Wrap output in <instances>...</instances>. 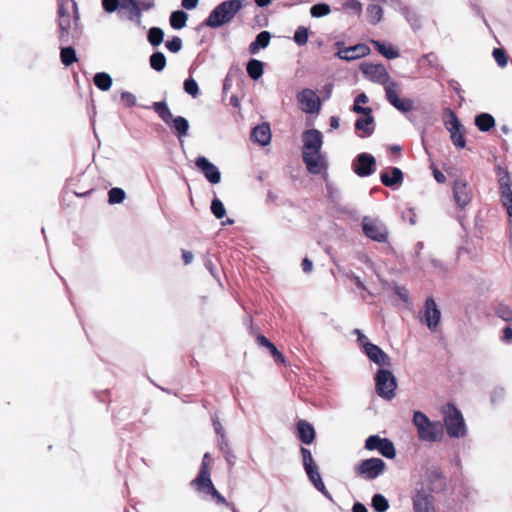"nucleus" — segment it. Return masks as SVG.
I'll use <instances>...</instances> for the list:
<instances>
[{
	"instance_id": "60",
	"label": "nucleus",
	"mask_w": 512,
	"mask_h": 512,
	"mask_svg": "<svg viewBox=\"0 0 512 512\" xmlns=\"http://www.w3.org/2000/svg\"><path fill=\"white\" fill-rule=\"evenodd\" d=\"M347 277L354 282L356 287L361 290H366L365 284L362 282V280L359 278V276L355 275L354 273H350L347 275Z\"/></svg>"
},
{
	"instance_id": "35",
	"label": "nucleus",
	"mask_w": 512,
	"mask_h": 512,
	"mask_svg": "<svg viewBox=\"0 0 512 512\" xmlns=\"http://www.w3.org/2000/svg\"><path fill=\"white\" fill-rule=\"evenodd\" d=\"M372 44L374 45L375 49L387 59H395L399 57V52L396 49L387 47L380 41L372 40Z\"/></svg>"
},
{
	"instance_id": "1",
	"label": "nucleus",
	"mask_w": 512,
	"mask_h": 512,
	"mask_svg": "<svg viewBox=\"0 0 512 512\" xmlns=\"http://www.w3.org/2000/svg\"><path fill=\"white\" fill-rule=\"evenodd\" d=\"M302 141V159L307 171L313 175H321L327 181L328 161L321 152L323 145L322 133L317 129L305 130L302 133Z\"/></svg>"
},
{
	"instance_id": "64",
	"label": "nucleus",
	"mask_w": 512,
	"mask_h": 512,
	"mask_svg": "<svg viewBox=\"0 0 512 512\" xmlns=\"http://www.w3.org/2000/svg\"><path fill=\"white\" fill-rule=\"evenodd\" d=\"M352 512H368L364 504L356 502L352 507Z\"/></svg>"
},
{
	"instance_id": "56",
	"label": "nucleus",
	"mask_w": 512,
	"mask_h": 512,
	"mask_svg": "<svg viewBox=\"0 0 512 512\" xmlns=\"http://www.w3.org/2000/svg\"><path fill=\"white\" fill-rule=\"evenodd\" d=\"M136 5L138 6L139 13L142 14V11H148L154 7L153 0H134Z\"/></svg>"
},
{
	"instance_id": "38",
	"label": "nucleus",
	"mask_w": 512,
	"mask_h": 512,
	"mask_svg": "<svg viewBox=\"0 0 512 512\" xmlns=\"http://www.w3.org/2000/svg\"><path fill=\"white\" fill-rule=\"evenodd\" d=\"M369 101L367 95L365 93L359 94L355 100L353 105V111L358 114H371L372 109L369 107H362V104H366Z\"/></svg>"
},
{
	"instance_id": "41",
	"label": "nucleus",
	"mask_w": 512,
	"mask_h": 512,
	"mask_svg": "<svg viewBox=\"0 0 512 512\" xmlns=\"http://www.w3.org/2000/svg\"><path fill=\"white\" fill-rule=\"evenodd\" d=\"M183 89L192 98H197L199 95V86L193 77H189L184 81Z\"/></svg>"
},
{
	"instance_id": "51",
	"label": "nucleus",
	"mask_w": 512,
	"mask_h": 512,
	"mask_svg": "<svg viewBox=\"0 0 512 512\" xmlns=\"http://www.w3.org/2000/svg\"><path fill=\"white\" fill-rule=\"evenodd\" d=\"M493 57L495 59V61L497 62V64L500 66V67H505L507 65V55H506V52L504 49L502 48H495L493 50Z\"/></svg>"
},
{
	"instance_id": "21",
	"label": "nucleus",
	"mask_w": 512,
	"mask_h": 512,
	"mask_svg": "<svg viewBox=\"0 0 512 512\" xmlns=\"http://www.w3.org/2000/svg\"><path fill=\"white\" fill-rule=\"evenodd\" d=\"M270 125L266 122L255 126L250 134L252 142L258 143L261 146H266L271 141Z\"/></svg>"
},
{
	"instance_id": "18",
	"label": "nucleus",
	"mask_w": 512,
	"mask_h": 512,
	"mask_svg": "<svg viewBox=\"0 0 512 512\" xmlns=\"http://www.w3.org/2000/svg\"><path fill=\"white\" fill-rule=\"evenodd\" d=\"M364 352L370 361L375 364L379 366H391V358L379 346L373 343H366Z\"/></svg>"
},
{
	"instance_id": "40",
	"label": "nucleus",
	"mask_w": 512,
	"mask_h": 512,
	"mask_svg": "<svg viewBox=\"0 0 512 512\" xmlns=\"http://www.w3.org/2000/svg\"><path fill=\"white\" fill-rule=\"evenodd\" d=\"M244 1L245 0L226 1V23L229 22L239 10H241Z\"/></svg>"
},
{
	"instance_id": "30",
	"label": "nucleus",
	"mask_w": 512,
	"mask_h": 512,
	"mask_svg": "<svg viewBox=\"0 0 512 512\" xmlns=\"http://www.w3.org/2000/svg\"><path fill=\"white\" fill-rule=\"evenodd\" d=\"M475 125L482 132H488L495 126V119L489 113H481L475 117Z\"/></svg>"
},
{
	"instance_id": "59",
	"label": "nucleus",
	"mask_w": 512,
	"mask_h": 512,
	"mask_svg": "<svg viewBox=\"0 0 512 512\" xmlns=\"http://www.w3.org/2000/svg\"><path fill=\"white\" fill-rule=\"evenodd\" d=\"M354 333L357 335V342L359 345L362 346L363 350L365 351V344L371 343L368 338L361 332L359 329H355Z\"/></svg>"
},
{
	"instance_id": "54",
	"label": "nucleus",
	"mask_w": 512,
	"mask_h": 512,
	"mask_svg": "<svg viewBox=\"0 0 512 512\" xmlns=\"http://www.w3.org/2000/svg\"><path fill=\"white\" fill-rule=\"evenodd\" d=\"M422 60L425 61L427 65L433 69L437 70L440 68L438 57L434 53H428L424 55Z\"/></svg>"
},
{
	"instance_id": "58",
	"label": "nucleus",
	"mask_w": 512,
	"mask_h": 512,
	"mask_svg": "<svg viewBox=\"0 0 512 512\" xmlns=\"http://www.w3.org/2000/svg\"><path fill=\"white\" fill-rule=\"evenodd\" d=\"M505 396V390L502 387H495L491 393V401L496 403L502 400Z\"/></svg>"
},
{
	"instance_id": "61",
	"label": "nucleus",
	"mask_w": 512,
	"mask_h": 512,
	"mask_svg": "<svg viewBox=\"0 0 512 512\" xmlns=\"http://www.w3.org/2000/svg\"><path fill=\"white\" fill-rule=\"evenodd\" d=\"M405 15L413 29H418L420 27L419 19L415 14H413V16H410V11L407 10Z\"/></svg>"
},
{
	"instance_id": "2",
	"label": "nucleus",
	"mask_w": 512,
	"mask_h": 512,
	"mask_svg": "<svg viewBox=\"0 0 512 512\" xmlns=\"http://www.w3.org/2000/svg\"><path fill=\"white\" fill-rule=\"evenodd\" d=\"M362 73L370 81L384 85L387 101L400 112H409L413 109V101L407 98H400L398 96L399 84L396 81H391L390 76L382 64H363L361 67Z\"/></svg>"
},
{
	"instance_id": "11",
	"label": "nucleus",
	"mask_w": 512,
	"mask_h": 512,
	"mask_svg": "<svg viewBox=\"0 0 512 512\" xmlns=\"http://www.w3.org/2000/svg\"><path fill=\"white\" fill-rule=\"evenodd\" d=\"M447 118L445 119V126L450 132L452 143L458 148H464L466 145L464 133L465 129L460 123L457 115L451 110H446Z\"/></svg>"
},
{
	"instance_id": "31",
	"label": "nucleus",
	"mask_w": 512,
	"mask_h": 512,
	"mask_svg": "<svg viewBox=\"0 0 512 512\" xmlns=\"http://www.w3.org/2000/svg\"><path fill=\"white\" fill-rule=\"evenodd\" d=\"M188 15L183 10L173 11L170 15V25L173 29L180 30L186 26Z\"/></svg>"
},
{
	"instance_id": "14",
	"label": "nucleus",
	"mask_w": 512,
	"mask_h": 512,
	"mask_svg": "<svg viewBox=\"0 0 512 512\" xmlns=\"http://www.w3.org/2000/svg\"><path fill=\"white\" fill-rule=\"evenodd\" d=\"M297 101L306 113H317L321 108V100L311 89H303L297 94Z\"/></svg>"
},
{
	"instance_id": "45",
	"label": "nucleus",
	"mask_w": 512,
	"mask_h": 512,
	"mask_svg": "<svg viewBox=\"0 0 512 512\" xmlns=\"http://www.w3.org/2000/svg\"><path fill=\"white\" fill-rule=\"evenodd\" d=\"M495 314L505 322H512V308L508 305H497L495 308Z\"/></svg>"
},
{
	"instance_id": "36",
	"label": "nucleus",
	"mask_w": 512,
	"mask_h": 512,
	"mask_svg": "<svg viewBox=\"0 0 512 512\" xmlns=\"http://www.w3.org/2000/svg\"><path fill=\"white\" fill-rule=\"evenodd\" d=\"M149 63L152 69L160 72L164 70L166 66V57L162 52H154L149 58Z\"/></svg>"
},
{
	"instance_id": "46",
	"label": "nucleus",
	"mask_w": 512,
	"mask_h": 512,
	"mask_svg": "<svg viewBox=\"0 0 512 512\" xmlns=\"http://www.w3.org/2000/svg\"><path fill=\"white\" fill-rule=\"evenodd\" d=\"M309 29L304 26H299L294 33V41L297 45L303 46L308 41Z\"/></svg>"
},
{
	"instance_id": "13",
	"label": "nucleus",
	"mask_w": 512,
	"mask_h": 512,
	"mask_svg": "<svg viewBox=\"0 0 512 512\" xmlns=\"http://www.w3.org/2000/svg\"><path fill=\"white\" fill-rule=\"evenodd\" d=\"M414 512H435L434 497L430 491L417 489L412 496Z\"/></svg>"
},
{
	"instance_id": "12",
	"label": "nucleus",
	"mask_w": 512,
	"mask_h": 512,
	"mask_svg": "<svg viewBox=\"0 0 512 512\" xmlns=\"http://www.w3.org/2000/svg\"><path fill=\"white\" fill-rule=\"evenodd\" d=\"M352 170L359 177L372 175L376 170V159L368 153H360L352 162Z\"/></svg>"
},
{
	"instance_id": "4",
	"label": "nucleus",
	"mask_w": 512,
	"mask_h": 512,
	"mask_svg": "<svg viewBox=\"0 0 512 512\" xmlns=\"http://www.w3.org/2000/svg\"><path fill=\"white\" fill-rule=\"evenodd\" d=\"M212 463L210 453L206 452L203 456L198 476L191 481V486L202 495H211L217 499L219 503H224V497L215 489L211 478L209 466Z\"/></svg>"
},
{
	"instance_id": "39",
	"label": "nucleus",
	"mask_w": 512,
	"mask_h": 512,
	"mask_svg": "<svg viewBox=\"0 0 512 512\" xmlns=\"http://www.w3.org/2000/svg\"><path fill=\"white\" fill-rule=\"evenodd\" d=\"M147 38H148L149 43L153 47H157L163 42L164 31L159 27H152L148 31Z\"/></svg>"
},
{
	"instance_id": "17",
	"label": "nucleus",
	"mask_w": 512,
	"mask_h": 512,
	"mask_svg": "<svg viewBox=\"0 0 512 512\" xmlns=\"http://www.w3.org/2000/svg\"><path fill=\"white\" fill-rule=\"evenodd\" d=\"M441 319V312L433 298L428 297L424 305V321L431 331H435Z\"/></svg>"
},
{
	"instance_id": "24",
	"label": "nucleus",
	"mask_w": 512,
	"mask_h": 512,
	"mask_svg": "<svg viewBox=\"0 0 512 512\" xmlns=\"http://www.w3.org/2000/svg\"><path fill=\"white\" fill-rule=\"evenodd\" d=\"M296 427L297 437L302 443L309 445L314 442L316 433L312 424L301 419L297 422Z\"/></svg>"
},
{
	"instance_id": "28",
	"label": "nucleus",
	"mask_w": 512,
	"mask_h": 512,
	"mask_svg": "<svg viewBox=\"0 0 512 512\" xmlns=\"http://www.w3.org/2000/svg\"><path fill=\"white\" fill-rule=\"evenodd\" d=\"M270 40H271L270 32H268V31L260 32L256 36L255 40L250 43L249 52L253 55L257 54L260 51V49H264V48L268 47Z\"/></svg>"
},
{
	"instance_id": "42",
	"label": "nucleus",
	"mask_w": 512,
	"mask_h": 512,
	"mask_svg": "<svg viewBox=\"0 0 512 512\" xmlns=\"http://www.w3.org/2000/svg\"><path fill=\"white\" fill-rule=\"evenodd\" d=\"M372 507L376 512H385L389 508V502L382 494H375L372 497Z\"/></svg>"
},
{
	"instance_id": "9",
	"label": "nucleus",
	"mask_w": 512,
	"mask_h": 512,
	"mask_svg": "<svg viewBox=\"0 0 512 512\" xmlns=\"http://www.w3.org/2000/svg\"><path fill=\"white\" fill-rule=\"evenodd\" d=\"M362 229L366 237L369 239L385 243L388 240V229L385 224L374 218L364 217L362 220Z\"/></svg>"
},
{
	"instance_id": "3",
	"label": "nucleus",
	"mask_w": 512,
	"mask_h": 512,
	"mask_svg": "<svg viewBox=\"0 0 512 512\" xmlns=\"http://www.w3.org/2000/svg\"><path fill=\"white\" fill-rule=\"evenodd\" d=\"M79 22L78 7L74 0H58L59 41L67 44L73 37Z\"/></svg>"
},
{
	"instance_id": "62",
	"label": "nucleus",
	"mask_w": 512,
	"mask_h": 512,
	"mask_svg": "<svg viewBox=\"0 0 512 512\" xmlns=\"http://www.w3.org/2000/svg\"><path fill=\"white\" fill-rule=\"evenodd\" d=\"M256 341L259 346L265 347L267 349L273 344L268 338L261 334L257 335Z\"/></svg>"
},
{
	"instance_id": "19",
	"label": "nucleus",
	"mask_w": 512,
	"mask_h": 512,
	"mask_svg": "<svg viewBox=\"0 0 512 512\" xmlns=\"http://www.w3.org/2000/svg\"><path fill=\"white\" fill-rule=\"evenodd\" d=\"M369 53V48L364 44H356L354 46H350L339 50L335 56L339 59L352 61L363 56H366Z\"/></svg>"
},
{
	"instance_id": "52",
	"label": "nucleus",
	"mask_w": 512,
	"mask_h": 512,
	"mask_svg": "<svg viewBox=\"0 0 512 512\" xmlns=\"http://www.w3.org/2000/svg\"><path fill=\"white\" fill-rule=\"evenodd\" d=\"M383 438L378 435H371L365 441V448L369 451L378 450Z\"/></svg>"
},
{
	"instance_id": "33",
	"label": "nucleus",
	"mask_w": 512,
	"mask_h": 512,
	"mask_svg": "<svg viewBox=\"0 0 512 512\" xmlns=\"http://www.w3.org/2000/svg\"><path fill=\"white\" fill-rule=\"evenodd\" d=\"M367 20L370 24H378L383 17V9L378 4H370L366 9Z\"/></svg>"
},
{
	"instance_id": "5",
	"label": "nucleus",
	"mask_w": 512,
	"mask_h": 512,
	"mask_svg": "<svg viewBox=\"0 0 512 512\" xmlns=\"http://www.w3.org/2000/svg\"><path fill=\"white\" fill-rule=\"evenodd\" d=\"M413 424L417 428L418 438L425 442H436L443 435V426L439 421H431L426 414L415 411Z\"/></svg>"
},
{
	"instance_id": "48",
	"label": "nucleus",
	"mask_w": 512,
	"mask_h": 512,
	"mask_svg": "<svg viewBox=\"0 0 512 512\" xmlns=\"http://www.w3.org/2000/svg\"><path fill=\"white\" fill-rule=\"evenodd\" d=\"M166 48L172 53H178L182 49V39L174 36L172 39L166 41Z\"/></svg>"
},
{
	"instance_id": "26",
	"label": "nucleus",
	"mask_w": 512,
	"mask_h": 512,
	"mask_svg": "<svg viewBox=\"0 0 512 512\" xmlns=\"http://www.w3.org/2000/svg\"><path fill=\"white\" fill-rule=\"evenodd\" d=\"M203 24L211 28H218L224 24V2L214 8Z\"/></svg>"
},
{
	"instance_id": "49",
	"label": "nucleus",
	"mask_w": 512,
	"mask_h": 512,
	"mask_svg": "<svg viewBox=\"0 0 512 512\" xmlns=\"http://www.w3.org/2000/svg\"><path fill=\"white\" fill-rule=\"evenodd\" d=\"M211 211L216 218L221 219L224 217V204L218 198H214L211 203Z\"/></svg>"
},
{
	"instance_id": "7",
	"label": "nucleus",
	"mask_w": 512,
	"mask_h": 512,
	"mask_svg": "<svg viewBox=\"0 0 512 512\" xmlns=\"http://www.w3.org/2000/svg\"><path fill=\"white\" fill-rule=\"evenodd\" d=\"M444 425L451 438H460L466 435L464 418L460 410L451 403H448L444 409Z\"/></svg>"
},
{
	"instance_id": "50",
	"label": "nucleus",
	"mask_w": 512,
	"mask_h": 512,
	"mask_svg": "<svg viewBox=\"0 0 512 512\" xmlns=\"http://www.w3.org/2000/svg\"><path fill=\"white\" fill-rule=\"evenodd\" d=\"M122 0H102L103 9L108 13H113L120 10Z\"/></svg>"
},
{
	"instance_id": "32",
	"label": "nucleus",
	"mask_w": 512,
	"mask_h": 512,
	"mask_svg": "<svg viewBox=\"0 0 512 512\" xmlns=\"http://www.w3.org/2000/svg\"><path fill=\"white\" fill-rule=\"evenodd\" d=\"M95 86L101 91H108L113 83L112 77L106 72H98L93 78Z\"/></svg>"
},
{
	"instance_id": "53",
	"label": "nucleus",
	"mask_w": 512,
	"mask_h": 512,
	"mask_svg": "<svg viewBox=\"0 0 512 512\" xmlns=\"http://www.w3.org/2000/svg\"><path fill=\"white\" fill-rule=\"evenodd\" d=\"M121 100L123 101L124 105L128 108L135 106L137 102L136 96L128 91H124L121 93Z\"/></svg>"
},
{
	"instance_id": "15",
	"label": "nucleus",
	"mask_w": 512,
	"mask_h": 512,
	"mask_svg": "<svg viewBox=\"0 0 512 512\" xmlns=\"http://www.w3.org/2000/svg\"><path fill=\"white\" fill-rule=\"evenodd\" d=\"M195 165L211 184H217L221 181L220 170L206 157H197Z\"/></svg>"
},
{
	"instance_id": "34",
	"label": "nucleus",
	"mask_w": 512,
	"mask_h": 512,
	"mask_svg": "<svg viewBox=\"0 0 512 512\" xmlns=\"http://www.w3.org/2000/svg\"><path fill=\"white\" fill-rule=\"evenodd\" d=\"M60 59L66 67L78 61L76 51L72 46L61 47Z\"/></svg>"
},
{
	"instance_id": "37",
	"label": "nucleus",
	"mask_w": 512,
	"mask_h": 512,
	"mask_svg": "<svg viewBox=\"0 0 512 512\" xmlns=\"http://www.w3.org/2000/svg\"><path fill=\"white\" fill-rule=\"evenodd\" d=\"M378 451L382 456L388 459H393L396 456L394 444L391 440L387 438L382 439L381 444L378 447Z\"/></svg>"
},
{
	"instance_id": "57",
	"label": "nucleus",
	"mask_w": 512,
	"mask_h": 512,
	"mask_svg": "<svg viewBox=\"0 0 512 512\" xmlns=\"http://www.w3.org/2000/svg\"><path fill=\"white\" fill-rule=\"evenodd\" d=\"M501 204L505 207L509 217H512V194L500 197Z\"/></svg>"
},
{
	"instance_id": "27",
	"label": "nucleus",
	"mask_w": 512,
	"mask_h": 512,
	"mask_svg": "<svg viewBox=\"0 0 512 512\" xmlns=\"http://www.w3.org/2000/svg\"><path fill=\"white\" fill-rule=\"evenodd\" d=\"M365 117L358 118L355 122V129L358 131H362L363 133L360 137H369L373 134V122L374 118L371 114H364Z\"/></svg>"
},
{
	"instance_id": "55",
	"label": "nucleus",
	"mask_w": 512,
	"mask_h": 512,
	"mask_svg": "<svg viewBox=\"0 0 512 512\" xmlns=\"http://www.w3.org/2000/svg\"><path fill=\"white\" fill-rule=\"evenodd\" d=\"M344 8L353 11L357 15H360L362 12V4L358 0H348L344 4Z\"/></svg>"
},
{
	"instance_id": "6",
	"label": "nucleus",
	"mask_w": 512,
	"mask_h": 512,
	"mask_svg": "<svg viewBox=\"0 0 512 512\" xmlns=\"http://www.w3.org/2000/svg\"><path fill=\"white\" fill-rule=\"evenodd\" d=\"M158 117L181 139L188 135L189 122L183 116L173 117L166 101L154 102L151 106Z\"/></svg>"
},
{
	"instance_id": "20",
	"label": "nucleus",
	"mask_w": 512,
	"mask_h": 512,
	"mask_svg": "<svg viewBox=\"0 0 512 512\" xmlns=\"http://www.w3.org/2000/svg\"><path fill=\"white\" fill-rule=\"evenodd\" d=\"M120 17H126L129 21L141 24V13L134 0H122V5L118 11Z\"/></svg>"
},
{
	"instance_id": "25",
	"label": "nucleus",
	"mask_w": 512,
	"mask_h": 512,
	"mask_svg": "<svg viewBox=\"0 0 512 512\" xmlns=\"http://www.w3.org/2000/svg\"><path fill=\"white\" fill-rule=\"evenodd\" d=\"M305 472L307 474L308 479L313 484V486L319 492H321L327 499H329L330 501H333L332 495L326 489V487H325V485H324V483L322 481V478H321L318 466L315 467V468L307 469V470H305Z\"/></svg>"
},
{
	"instance_id": "22",
	"label": "nucleus",
	"mask_w": 512,
	"mask_h": 512,
	"mask_svg": "<svg viewBox=\"0 0 512 512\" xmlns=\"http://www.w3.org/2000/svg\"><path fill=\"white\" fill-rule=\"evenodd\" d=\"M380 180L386 187H399L403 183V173L399 168L391 167L390 172L385 171L380 174Z\"/></svg>"
},
{
	"instance_id": "47",
	"label": "nucleus",
	"mask_w": 512,
	"mask_h": 512,
	"mask_svg": "<svg viewBox=\"0 0 512 512\" xmlns=\"http://www.w3.org/2000/svg\"><path fill=\"white\" fill-rule=\"evenodd\" d=\"M300 452L302 455V462H303L304 470L317 467V465L313 459L312 453L309 449H307L305 447H301Z\"/></svg>"
},
{
	"instance_id": "29",
	"label": "nucleus",
	"mask_w": 512,
	"mask_h": 512,
	"mask_svg": "<svg viewBox=\"0 0 512 512\" xmlns=\"http://www.w3.org/2000/svg\"><path fill=\"white\" fill-rule=\"evenodd\" d=\"M248 76L253 80H258L264 73V63L257 59H250L246 65Z\"/></svg>"
},
{
	"instance_id": "8",
	"label": "nucleus",
	"mask_w": 512,
	"mask_h": 512,
	"mask_svg": "<svg viewBox=\"0 0 512 512\" xmlns=\"http://www.w3.org/2000/svg\"><path fill=\"white\" fill-rule=\"evenodd\" d=\"M374 380L378 396L388 401L395 397L397 380L390 370L379 369L375 374Z\"/></svg>"
},
{
	"instance_id": "43",
	"label": "nucleus",
	"mask_w": 512,
	"mask_h": 512,
	"mask_svg": "<svg viewBox=\"0 0 512 512\" xmlns=\"http://www.w3.org/2000/svg\"><path fill=\"white\" fill-rule=\"evenodd\" d=\"M125 195V191L122 188H111L108 192V202L110 204L122 203L125 199Z\"/></svg>"
},
{
	"instance_id": "63",
	"label": "nucleus",
	"mask_w": 512,
	"mask_h": 512,
	"mask_svg": "<svg viewBox=\"0 0 512 512\" xmlns=\"http://www.w3.org/2000/svg\"><path fill=\"white\" fill-rule=\"evenodd\" d=\"M199 0H182L181 5L187 10L195 9L198 5Z\"/></svg>"
},
{
	"instance_id": "16",
	"label": "nucleus",
	"mask_w": 512,
	"mask_h": 512,
	"mask_svg": "<svg viewBox=\"0 0 512 512\" xmlns=\"http://www.w3.org/2000/svg\"><path fill=\"white\" fill-rule=\"evenodd\" d=\"M453 195L456 204L464 208L472 200V190L468 186V183L463 179H457L453 185Z\"/></svg>"
},
{
	"instance_id": "10",
	"label": "nucleus",
	"mask_w": 512,
	"mask_h": 512,
	"mask_svg": "<svg viewBox=\"0 0 512 512\" xmlns=\"http://www.w3.org/2000/svg\"><path fill=\"white\" fill-rule=\"evenodd\" d=\"M386 464L380 458H369L362 460L356 467L355 471L358 476L367 480L376 479L385 471Z\"/></svg>"
},
{
	"instance_id": "23",
	"label": "nucleus",
	"mask_w": 512,
	"mask_h": 512,
	"mask_svg": "<svg viewBox=\"0 0 512 512\" xmlns=\"http://www.w3.org/2000/svg\"><path fill=\"white\" fill-rule=\"evenodd\" d=\"M496 172L498 176L500 197L512 195V179L507 168L498 165L496 167Z\"/></svg>"
},
{
	"instance_id": "44",
	"label": "nucleus",
	"mask_w": 512,
	"mask_h": 512,
	"mask_svg": "<svg viewBox=\"0 0 512 512\" xmlns=\"http://www.w3.org/2000/svg\"><path fill=\"white\" fill-rule=\"evenodd\" d=\"M331 12V8L326 3H317L310 8V14L312 17L319 18L328 15Z\"/></svg>"
}]
</instances>
